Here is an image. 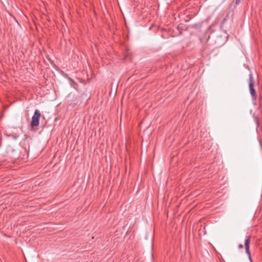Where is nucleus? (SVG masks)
Segmentation results:
<instances>
[{
	"mask_svg": "<svg viewBox=\"0 0 262 262\" xmlns=\"http://www.w3.org/2000/svg\"><path fill=\"white\" fill-rule=\"evenodd\" d=\"M40 116L41 114L39 111L38 110H36L34 112V115L32 117V120L31 121L30 124L32 128H33L34 127H37L38 126Z\"/></svg>",
	"mask_w": 262,
	"mask_h": 262,
	"instance_id": "nucleus-1",
	"label": "nucleus"
},
{
	"mask_svg": "<svg viewBox=\"0 0 262 262\" xmlns=\"http://www.w3.org/2000/svg\"><path fill=\"white\" fill-rule=\"evenodd\" d=\"M254 80L252 76V75L250 74L249 75V91H250V93L251 95L253 101L255 102L256 101V99H257V95H256V91L254 88Z\"/></svg>",
	"mask_w": 262,
	"mask_h": 262,
	"instance_id": "nucleus-2",
	"label": "nucleus"
},
{
	"mask_svg": "<svg viewBox=\"0 0 262 262\" xmlns=\"http://www.w3.org/2000/svg\"><path fill=\"white\" fill-rule=\"evenodd\" d=\"M251 236L249 235L245 241V248L246 250V253L248 255L249 259L251 260V256H250V243L251 241Z\"/></svg>",
	"mask_w": 262,
	"mask_h": 262,
	"instance_id": "nucleus-3",
	"label": "nucleus"
},
{
	"mask_svg": "<svg viewBox=\"0 0 262 262\" xmlns=\"http://www.w3.org/2000/svg\"><path fill=\"white\" fill-rule=\"evenodd\" d=\"M243 0H235V4L237 5L239 3H240L241 2H242Z\"/></svg>",
	"mask_w": 262,
	"mask_h": 262,
	"instance_id": "nucleus-4",
	"label": "nucleus"
},
{
	"mask_svg": "<svg viewBox=\"0 0 262 262\" xmlns=\"http://www.w3.org/2000/svg\"><path fill=\"white\" fill-rule=\"evenodd\" d=\"M238 248H239V249H242V248H243V245H242V244H239V245H238Z\"/></svg>",
	"mask_w": 262,
	"mask_h": 262,
	"instance_id": "nucleus-5",
	"label": "nucleus"
},
{
	"mask_svg": "<svg viewBox=\"0 0 262 262\" xmlns=\"http://www.w3.org/2000/svg\"><path fill=\"white\" fill-rule=\"evenodd\" d=\"M256 122H257V125H259V122H258V120H257H257H256Z\"/></svg>",
	"mask_w": 262,
	"mask_h": 262,
	"instance_id": "nucleus-6",
	"label": "nucleus"
},
{
	"mask_svg": "<svg viewBox=\"0 0 262 262\" xmlns=\"http://www.w3.org/2000/svg\"><path fill=\"white\" fill-rule=\"evenodd\" d=\"M73 83H74V84H75L76 85H77V83H76L75 82L73 81Z\"/></svg>",
	"mask_w": 262,
	"mask_h": 262,
	"instance_id": "nucleus-7",
	"label": "nucleus"
}]
</instances>
